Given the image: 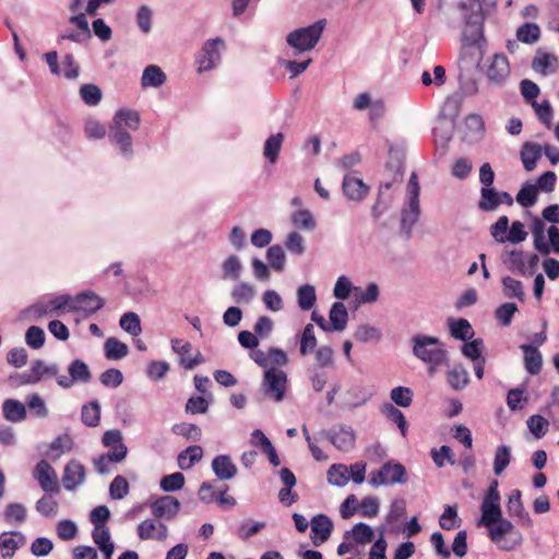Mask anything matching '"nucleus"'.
<instances>
[{"instance_id":"f257e3e1","label":"nucleus","mask_w":559,"mask_h":559,"mask_svg":"<svg viewBox=\"0 0 559 559\" xmlns=\"http://www.w3.org/2000/svg\"><path fill=\"white\" fill-rule=\"evenodd\" d=\"M102 443L107 452L94 459L93 464L99 474H105L112 469L114 464L126 459L128 448L123 443L122 433L117 429L106 431L103 435Z\"/></svg>"},{"instance_id":"f03ea898","label":"nucleus","mask_w":559,"mask_h":559,"mask_svg":"<svg viewBox=\"0 0 559 559\" xmlns=\"http://www.w3.org/2000/svg\"><path fill=\"white\" fill-rule=\"evenodd\" d=\"M413 353L417 358L429 365L430 374H433L436 369L447 361V352L437 337L426 335L414 336Z\"/></svg>"},{"instance_id":"7ed1b4c3","label":"nucleus","mask_w":559,"mask_h":559,"mask_svg":"<svg viewBox=\"0 0 559 559\" xmlns=\"http://www.w3.org/2000/svg\"><path fill=\"white\" fill-rule=\"evenodd\" d=\"M487 528L491 542L502 550H513L522 542L521 533L507 519H502Z\"/></svg>"},{"instance_id":"20e7f679","label":"nucleus","mask_w":559,"mask_h":559,"mask_svg":"<svg viewBox=\"0 0 559 559\" xmlns=\"http://www.w3.org/2000/svg\"><path fill=\"white\" fill-rule=\"evenodd\" d=\"M481 518L479 525L485 527L492 526L496 522L502 520L500 508V493L498 491V480H492L481 503Z\"/></svg>"},{"instance_id":"39448f33","label":"nucleus","mask_w":559,"mask_h":559,"mask_svg":"<svg viewBox=\"0 0 559 559\" xmlns=\"http://www.w3.org/2000/svg\"><path fill=\"white\" fill-rule=\"evenodd\" d=\"M324 25V21H319L308 27L296 29L288 34L287 43L299 51L310 50L319 41Z\"/></svg>"},{"instance_id":"423d86ee","label":"nucleus","mask_w":559,"mask_h":559,"mask_svg":"<svg viewBox=\"0 0 559 559\" xmlns=\"http://www.w3.org/2000/svg\"><path fill=\"white\" fill-rule=\"evenodd\" d=\"M263 385L265 395L275 402H280L284 399L287 390V376L277 368L265 370Z\"/></svg>"},{"instance_id":"0eeeda50","label":"nucleus","mask_w":559,"mask_h":559,"mask_svg":"<svg viewBox=\"0 0 559 559\" xmlns=\"http://www.w3.org/2000/svg\"><path fill=\"white\" fill-rule=\"evenodd\" d=\"M406 471L400 463H385L378 472L370 474V484L374 487L405 481Z\"/></svg>"},{"instance_id":"6e6552de","label":"nucleus","mask_w":559,"mask_h":559,"mask_svg":"<svg viewBox=\"0 0 559 559\" xmlns=\"http://www.w3.org/2000/svg\"><path fill=\"white\" fill-rule=\"evenodd\" d=\"M249 356L257 365L265 368V370H271L272 368L280 369L288 364L286 353L280 348H269L267 352L254 350L250 352Z\"/></svg>"},{"instance_id":"1a4fd4ad","label":"nucleus","mask_w":559,"mask_h":559,"mask_svg":"<svg viewBox=\"0 0 559 559\" xmlns=\"http://www.w3.org/2000/svg\"><path fill=\"white\" fill-rule=\"evenodd\" d=\"M33 475L44 491L50 493L59 492L60 488L57 473L47 461L41 460L38 462L34 468Z\"/></svg>"},{"instance_id":"9d476101","label":"nucleus","mask_w":559,"mask_h":559,"mask_svg":"<svg viewBox=\"0 0 559 559\" xmlns=\"http://www.w3.org/2000/svg\"><path fill=\"white\" fill-rule=\"evenodd\" d=\"M225 48V44L221 38L212 39L203 46L198 63L199 72L211 70L219 61V52Z\"/></svg>"},{"instance_id":"9b49d317","label":"nucleus","mask_w":559,"mask_h":559,"mask_svg":"<svg viewBox=\"0 0 559 559\" xmlns=\"http://www.w3.org/2000/svg\"><path fill=\"white\" fill-rule=\"evenodd\" d=\"M148 507L156 519L170 520L177 515L180 503L171 496H162L151 500Z\"/></svg>"},{"instance_id":"f8f14e48","label":"nucleus","mask_w":559,"mask_h":559,"mask_svg":"<svg viewBox=\"0 0 559 559\" xmlns=\"http://www.w3.org/2000/svg\"><path fill=\"white\" fill-rule=\"evenodd\" d=\"M506 263L512 272H519L526 274L535 269L538 263V257L536 254H528L521 250H513L508 253Z\"/></svg>"},{"instance_id":"ddd939ff","label":"nucleus","mask_w":559,"mask_h":559,"mask_svg":"<svg viewBox=\"0 0 559 559\" xmlns=\"http://www.w3.org/2000/svg\"><path fill=\"white\" fill-rule=\"evenodd\" d=\"M171 347L180 356V364L186 369H192L203 362L202 355L199 352H193L192 345L185 340L174 338Z\"/></svg>"},{"instance_id":"4468645a","label":"nucleus","mask_w":559,"mask_h":559,"mask_svg":"<svg viewBox=\"0 0 559 559\" xmlns=\"http://www.w3.org/2000/svg\"><path fill=\"white\" fill-rule=\"evenodd\" d=\"M159 519H147L141 522L138 526V535L140 539H156L164 540L167 538L168 530L165 524H163Z\"/></svg>"},{"instance_id":"2eb2a0df","label":"nucleus","mask_w":559,"mask_h":559,"mask_svg":"<svg viewBox=\"0 0 559 559\" xmlns=\"http://www.w3.org/2000/svg\"><path fill=\"white\" fill-rule=\"evenodd\" d=\"M26 543L25 536L20 532H3L0 534V552L3 559H12L19 548Z\"/></svg>"},{"instance_id":"dca6fc26","label":"nucleus","mask_w":559,"mask_h":559,"mask_svg":"<svg viewBox=\"0 0 559 559\" xmlns=\"http://www.w3.org/2000/svg\"><path fill=\"white\" fill-rule=\"evenodd\" d=\"M311 539L314 546H320L325 543L332 533L333 523L323 514L312 518L311 523Z\"/></svg>"},{"instance_id":"f3484780","label":"nucleus","mask_w":559,"mask_h":559,"mask_svg":"<svg viewBox=\"0 0 559 559\" xmlns=\"http://www.w3.org/2000/svg\"><path fill=\"white\" fill-rule=\"evenodd\" d=\"M558 67L559 60L557 56L540 49L536 51L532 60V69L542 75L555 73Z\"/></svg>"},{"instance_id":"a211bd4d","label":"nucleus","mask_w":559,"mask_h":559,"mask_svg":"<svg viewBox=\"0 0 559 559\" xmlns=\"http://www.w3.org/2000/svg\"><path fill=\"white\" fill-rule=\"evenodd\" d=\"M84 466L75 460L68 462V464L64 466L62 475V483L64 488L68 490H72L76 488L79 485H81L84 481Z\"/></svg>"},{"instance_id":"6ab92c4d","label":"nucleus","mask_w":559,"mask_h":559,"mask_svg":"<svg viewBox=\"0 0 559 559\" xmlns=\"http://www.w3.org/2000/svg\"><path fill=\"white\" fill-rule=\"evenodd\" d=\"M250 442L253 447L259 448L262 453H264L270 463L274 466H278L281 464V460L277 455V452L269 438L263 433V431L255 429L251 433Z\"/></svg>"},{"instance_id":"aec40b11","label":"nucleus","mask_w":559,"mask_h":559,"mask_svg":"<svg viewBox=\"0 0 559 559\" xmlns=\"http://www.w3.org/2000/svg\"><path fill=\"white\" fill-rule=\"evenodd\" d=\"M140 126V115L138 111L122 108L119 109L112 119V129L123 130H136Z\"/></svg>"},{"instance_id":"412c9836","label":"nucleus","mask_w":559,"mask_h":559,"mask_svg":"<svg viewBox=\"0 0 559 559\" xmlns=\"http://www.w3.org/2000/svg\"><path fill=\"white\" fill-rule=\"evenodd\" d=\"M510 73L509 60L502 53L492 57L487 70V75L491 81L501 82L508 78Z\"/></svg>"},{"instance_id":"4be33fe9","label":"nucleus","mask_w":559,"mask_h":559,"mask_svg":"<svg viewBox=\"0 0 559 559\" xmlns=\"http://www.w3.org/2000/svg\"><path fill=\"white\" fill-rule=\"evenodd\" d=\"M472 7H476L477 10L473 12L467 19L468 25L477 26L480 28L485 17L492 12L496 8L498 0H472Z\"/></svg>"},{"instance_id":"5701e85b","label":"nucleus","mask_w":559,"mask_h":559,"mask_svg":"<svg viewBox=\"0 0 559 559\" xmlns=\"http://www.w3.org/2000/svg\"><path fill=\"white\" fill-rule=\"evenodd\" d=\"M102 306V299L95 294H81L71 301L72 311H82L85 313L95 312L100 309Z\"/></svg>"},{"instance_id":"b1692460","label":"nucleus","mask_w":559,"mask_h":559,"mask_svg":"<svg viewBox=\"0 0 559 559\" xmlns=\"http://www.w3.org/2000/svg\"><path fill=\"white\" fill-rule=\"evenodd\" d=\"M543 146L537 143L525 142L521 148V159L524 168L532 171L542 157Z\"/></svg>"},{"instance_id":"393cba45","label":"nucleus","mask_w":559,"mask_h":559,"mask_svg":"<svg viewBox=\"0 0 559 559\" xmlns=\"http://www.w3.org/2000/svg\"><path fill=\"white\" fill-rule=\"evenodd\" d=\"M2 413L4 418L12 423L24 420L27 414L25 405L13 399H8L3 402Z\"/></svg>"},{"instance_id":"a878e982","label":"nucleus","mask_w":559,"mask_h":559,"mask_svg":"<svg viewBox=\"0 0 559 559\" xmlns=\"http://www.w3.org/2000/svg\"><path fill=\"white\" fill-rule=\"evenodd\" d=\"M92 537L94 543L98 546L100 551L105 555L106 559H110L114 554L115 546L110 540V534L107 526L94 527Z\"/></svg>"},{"instance_id":"bb28decb","label":"nucleus","mask_w":559,"mask_h":559,"mask_svg":"<svg viewBox=\"0 0 559 559\" xmlns=\"http://www.w3.org/2000/svg\"><path fill=\"white\" fill-rule=\"evenodd\" d=\"M508 512L511 516L520 518L522 521V524H526L527 526L532 525V520L528 516V514L524 513L523 503L521 500V492L520 490H513L510 496L507 503Z\"/></svg>"},{"instance_id":"cd10ccee","label":"nucleus","mask_w":559,"mask_h":559,"mask_svg":"<svg viewBox=\"0 0 559 559\" xmlns=\"http://www.w3.org/2000/svg\"><path fill=\"white\" fill-rule=\"evenodd\" d=\"M165 81L166 74L163 72V70L155 64H151L147 66L143 71L141 85L144 88L159 87L165 83Z\"/></svg>"},{"instance_id":"c85d7f7f","label":"nucleus","mask_w":559,"mask_h":559,"mask_svg":"<svg viewBox=\"0 0 559 559\" xmlns=\"http://www.w3.org/2000/svg\"><path fill=\"white\" fill-rule=\"evenodd\" d=\"M524 353V365L531 374H538L542 370L543 358L539 350L531 345L521 346Z\"/></svg>"},{"instance_id":"c756f323","label":"nucleus","mask_w":559,"mask_h":559,"mask_svg":"<svg viewBox=\"0 0 559 559\" xmlns=\"http://www.w3.org/2000/svg\"><path fill=\"white\" fill-rule=\"evenodd\" d=\"M213 471L221 479H229L233 478L237 468L235 464L231 462L230 457L227 455H218L213 460L212 463Z\"/></svg>"},{"instance_id":"7c9ffc66","label":"nucleus","mask_w":559,"mask_h":559,"mask_svg":"<svg viewBox=\"0 0 559 559\" xmlns=\"http://www.w3.org/2000/svg\"><path fill=\"white\" fill-rule=\"evenodd\" d=\"M344 193L352 200H361L368 193V187L362 180L355 177H346L343 182Z\"/></svg>"},{"instance_id":"2f4dec72","label":"nucleus","mask_w":559,"mask_h":559,"mask_svg":"<svg viewBox=\"0 0 559 559\" xmlns=\"http://www.w3.org/2000/svg\"><path fill=\"white\" fill-rule=\"evenodd\" d=\"M202 455L201 447H189L178 455V465L181 469H189L202 459Z\"/></svg>"},{"instance_id":"473e14b6","label":"nucleus","mask_w":559,"mask_h":559,"mask_svg":"<svg viewBox=\"0 0 559 559\" xmlns=\"http://www.w3.org/2000/svg\"><path fill=\"white\" fill-rule=\"evenodd\" d=\"M348 536H350L356 544L366 545L373 540L374 532L369 525L358 523L354 525L350 532L346 533V538H348Z\"/></svg>"},{"instance_id":"72a5a7b5","label":"nucleus","mask_w":559,"mask_h":559,"mask_svg":"<svg viewBox=\"0 0 559 559\" xmlns=\"http://www.w3.org/2000/svg\"><path fill=\"white\" fill-rule=\"evenodd\" d=\"M27 516L26 508L22 503H9L3 511V518L9 524H22Z\"/></svg>"},{"instance_id":"f704fd0d","label":"nucleus","mask_w":559,"mask_h":559,"mask_svg":"<svg viewBox=\"0 0 559 559\" xmlns=\"http://www.w3.org/2000/svg\"><path fill=\"white\" fill-rule=\"evenodd\" d=\"M73 448V441L69 435H62L56 438L49 445L47 455L51 459H58L64 453H68Z\"/></svg>"},{"instance_id":"c9c22d12","label":"nucleus","mask_w":559,"mask_h":559,"mask_svg":"<svg viewBox=\"0 0 559 559\" xmlns=\"http://www.w3.org/2000/svg\"><path fill=\"white\" fill-rule=\"evenodd\" d=\"M538 118V120L547 128L551 129L554 119V109L547 99L542 103H533L531 105Z\"/></svg>"},{"instance_id":"e433bc0d","label":"nucleus","mask_w":559,"mask_h":559,"mask_svg":"<svg viewBox=\"0 0 559 559\" xmlns=\"http://www.w3.org/2000/svg\"><path fill=\"white\" fill-rule=\"evenodd\" d=\"M347 318L348 314L345 306L342 302L334 304L330 311V323L332 324L333 330H344L347 323Z\"/></svg>"},{"instance_id":"4c0bfd02","label":"nucleus","mask_w":559,"mask_h":559,"mask_svg":"<svg viewBox=\"0 0 559 559\" xmlns=\"http://www.w3.org/2000/svg\"><path fill=\"white\" fill-rule=\"evenodd\" d=\"M173 432L190 441H199L202 432L199 426L190 423H179L173 427Z\"/></svg>"},{"instance_id":"58836bf2","label":"nucleus","mask_w":559,"mask_h":559,"mask_svg":"<svg viewBox=\"0 0 559 559\" xmlns=\"http://www.w3.org/2000/svg\"><path fill=\"white\" fill-rule=\"evenodd\" d=\"M328 479L336 486H345L349 481V471L344 464H333L328 471Z\"/></svg>"},{"instance_id":"ea45409f","label":"nucleus","mask_w":559,"mask_h":559,"mask_svg":"<svg viewBox=\"0 0 559 559\" xmlns=\"http://www.w3.org/2000/svg\"><path fill=\"white\" fill-rule=\"evenodd\" d=\"M105 354L108 359H120L128 354V346L115 337H109L105 343Z\"/></svg>"},{"instance_id":"a19ab883","label":"nucleus","mask_w":559,"mask_h":559,"mask_svg":"<svg viewBox=\"0 0 559 559\" xmlns=\"http://www.w3.org/2000/svg\"><path fill=\"white\" fill-rule=\"evenodd\" d=\"M450 331L452 336L460 340L472 338L474 335L472 325L465 319L451 320Z\"/></svg>"},{"instance_id":"79ce46f5","label":"nucleus","mask_w":559,"mask_h":559,"mask_svg":"<svg viewBox=\"0 0 559 559\" xmlns=\"http://www.w3.org/2000/svg\"><path fill=\"white\" fill-rule=\"evenodd\" d=\"M283 140H284V135L282 133L271 135L266 140L263 153H264V156L271 163L276 162L280 151H281V147H282Z\"/></svg>"},{"instance_id":"37998d69","label":"nucleus","mask_w":559,"mask_h":559,"mask_svg":"<svg viewBox=\"0 0 559 559\" xmlns=\"http://www.w3.org/2000/svg\"><path fill=\"white\" fill-rule=\"evenodd\" d=\"M527 427L530 432L536 439H540L547 433L549 429V421L540 415H532L527 419Z\"/></svg>"},{"instance_id":"c03bdc74","label":"nucleus","mask_w":559,"mask_h":559,"mask_svg":"<svg viewBox=\"0 0 559 559\" xmlns=\"http://www.w3.org/2000/svg\"><path fill=\"white\" fill-rule=\"evenodd\" d=\"M298 306L302 310H310L316 304V290L311 285H302L297 292Z\"/></svg>"},{"instance_id":"a18cd8bd","label":"nucleus","mask_w":559,"mask_h":559,"mask_svg":"<svg viewBox=\"0 0 559 559\" xmlns=\"http://www.w3.org/2000/svg\"><path fill=\"white\" fill-rule=\"evenodd\" d=\"M500 205L499 192L492 188H483L479 207L484 211H492Z\"/></svg>"},{"instance_id":"49530a36","label":"nucleus","mask_w":559,"mask_h":559,"mask_svg":"<svg viewBox=\"0 0 559 559\" xmlns=\"http://www.w3.org/2000/svg\"><path fill=\"white\" fill-rule=\"evenodd\" d=\"M449 384L454 390L464 388L468 382L467 371L462 366H454L447 374Z\"/></svg>"},{"instance_id":"de8ad7c7","label":"nucleus","mask_w":559,"mask_h":559,"mask_svg":"<svg viewBox=\"0 0 559 559\" xmlns=\"http://www.w3.org/2000/svg\"><path fill=\"white\" fill-rule=\"evenodd\" d=\"M255 295L253 286L247 283L236 285L231 292V297L237 304H249Z\"/></svg>"},{"instance_id":"09e8293b","label":"nucleus","mask_w":559,"mask_h":559,"mask_svg":"<svg viewBox=\"0 0 559 559\" xmlns=\"http://www.w3.org/2000/svg\"><path fill=\"white\" fill-rule=\"evenodd\" d=\"M292 223L294 226L302 229H314L317 226L316 219L308 210H299L292 214Z\"/></svg>"},{"instance_id":"8fccbe9b","label":"nucleus","mask_w":559,"mask_h":559,"mask_svg":"<svg viewBox=\"0 0 559 559\" xmlns=\"http://www.w3.org/2000/svg\"><path fill=\"white\" fill-rule=\"evenodd\" d=\"M69 373L73 382H87L91 379V372L85 362L82 360H74L69 367Z\"/></svg>"},{"instance_id":"3c124183","label":"nucleus","mask_w":559,"mask_h":559,"mask_svg":"<svg viewBox=\"0 0 559 559\" xmlns=\"http://www.w3.org/2000/svg\"><path fill=\"white\" fill-rule=\"evenodd\" d=\"M100 419V407L98 403L92 402L82 408V421L90 427L98 425Z\"/></svg>"},{"instance_id":"603ef678","label":"nucleus","mask_w":559,"mask_h":559,"mask_svg":"<svg viewBox=\"0 0 559 559\" xmlns=\"http://www.w3.org/2000/svg\"><path fill=\"white\" fill-rule=\"evenodd\" d=\"M130 487L123 476H116L109 486L110 497L115 500L123 499L129 493Z\"/></svg>"},{"instance_id":"864d4df0","label":"nucleus","mask_w":559,"mask_h":559,"mask_svg":"<svg viewBox=\"0 0 559 559\" xmlns=\"http://www.w3.org/2000/svg\"><path fill=\"white\" fill-rule=\"evenodd\" d=\"M83 102L88 106L97 105L102 99V91L94 84H84L80 88Z\"/></svg>"},{"instance_id":"5fc2aeb1","label":"nucleus","mask_w":559,"mask_h":559,"mask_svg":"<svg viewBox=\"0 0 559 559\" xmlns=\"http://www.w3.org/2000/svg\"><path fill=\"white\" fill-rule=\"evenodd\" d=\"M267 261L274 270L281 272L285 266V253L281 246H272L266 253Z\"/></svg>"},{"instance_id":"6e6d98bb","label":"nucleus","mask_w":559,"mask_h":559,"mask_svg":"<svg viewBox=\"0 0 559 559\" xmlns=\"http://www.w3.org/2000/svg\"><path fill=\"white\" fill-rule=\"evenodd\" d=\"M317 345V338L314 335V329L312 324H307L304 329L301 338H300V354L307 355L314 349Z\"/></svg>"},{"instance_id":"4d7b16f0","label":"nucleus","mask_w":559,"mask_h":559,"mask_svg":"<svg viewBox=\"0 0 559 559\" xmlns=\"http://www.w3.org/2000/svg\"><path fill=\"white\" fill-rule=\"evenodd\" d=\"M516 36L520 41L532 44L539 38L540 29L536 24L526 23L518 29Z\"/></svg>"},{"instance_id":"13d9d810","label":"nucleus","mask_w":559,"mask_h":559,"mask_svg":"<svg viewBox=\"0 0 559 559\" xmlns=\"http://www.w3.org/2000/svg\"><path fill=\"white\" fill-rule=\"evenodd\" d=\"M511 460L510 449L506 445L498 447L495 454L493 471L500 475L509 465Z\"/></svg>"},{"instance_id":"bf43d9fd","label":"nucleus","mask_w":559,"mask_h":559,"mask_svg":"<svg viewBox=\"0 0 559 559\" xmlns=\"http://www.w3.org/2000/svg\"><path fill=\"white\" fill-rule=\"evenodd\" d=\"M183 485L185 476L179 472L164 476L160 480V487L164 491H176L181 489Z\"/></svg>"},{"instance_id":"052dcab7","label":"nucleus","mask_w":559,"mask_h":559,"mask_svg":"<svg viewBox=\"0 0 559 559\" xmlns=\"http://www.w3.org/2000/svg\"><path fill=\"white\" fill-rule=\"evenodd\" d=\"M120 326L131 335L141 333V324L139 317L133 312L124 313L120 319Z\"/></svg>"},{"instance_id":"680f3d73","label":"nucleus","mask_w":559,"mask_h":559,"mask_svg":"<svg viewBox=\"0 0 559 559\" xmlns=\"http://www.w3.org/2000/svg\"><path fill=\"white\" fill-rule=\"evenodd\" d=\"M26 344L34 348L39 349L45 344V333L39 326H31L25 334Z\"/></svg>"},{"instance_id":"e2e57ef3","label":"nucleus","mask_w":559,"mask_h":559,"mask_svg":"<svg viewBox=\"0 0 559 559\" xmlns=\"http://www.w3.org/2000/svg\"><path fill=\"white\" fill-rule=\"evenodd\" d=\"M391 399L396 405L408 407L413 401V392L408 388L397 386L391 391Z\"/></svg>"},{"instance_id":"0e129e2a","label":"nucleus","mask_w":559,"mask_h":559,"mask_svg":"<svg viewBox=\"0 0 559 559\" xmlns=\"http://www.w3.org/2000/svg\"><path fill=\"white\" fill-rule=\"evenodd\" d=\"M333 444L343 451L352 449L355 444V436L352 431L341 430L332 438Z\"/></svg>"},{"instance_id":"69168bd1","label":"nucleus","mask_w":559,"mask_h":559,"mask_svg":"<svg viewBox=\"0 0 559 559\" xmlns=\"http://www.w3.org/2000/svg\"><path fill=\"white\" fill-rule=\"evenodd\" d=\"M508 230H509V219L507 216L499 217L498 221L490 228L491 236L498 242L507 241Z\"/></svg>"},{"instance_id":"338daca9","label":"nucleus","mask_w":559,"mask_h":559,"mask_svg":"<svg viewBox=\"0 0 559 559\" xmlns=\"http://www.w3.org/2000/svg\"><path fill=\"white\" fill-rule=\"evenodd\" d=\"M431 456L439 467L444 466L445 463L454 464L453 452L448 445H442L440 449H432Z\"/></svg>"},{"instance_id":"774afa93","label":"nucleus","mask_w":559,"mask_h":559,"mask_svg":"<svg viewBox=\"0 0 559 559\" xmlns=\"http://www.w3.org/2000/svg\"><path fill=\"white\" fill-rule=\"evenodd\" d=\"M29 372L31 377L34 379V383H37L45 377L53 376L56 370L52 367L46 366L43 361L37 360L31 366Z\"/></svg>"}]
</instances>
